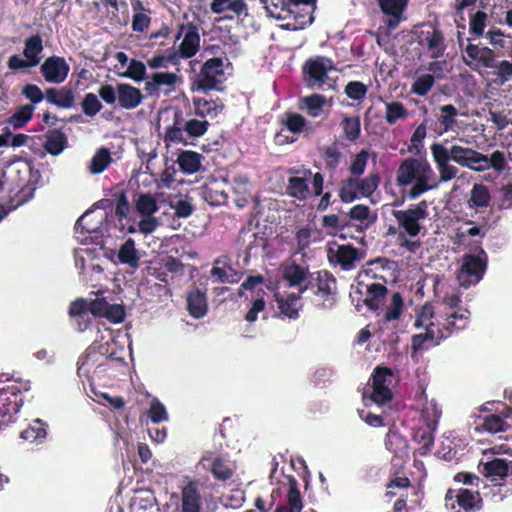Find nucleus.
<instances>
[{
    "instance_id": "f257e3e1",
    "label": "nucleus",
    "mask_w": 512,
    "mask_h": 512,
    "mask_svg": "<svg viewBox=\"0 0 512 512\" xmlns=\"http://www.w3.org/2000/svg\"><path fill=\"white\" fill-rule=\"evenodd\" d=\"M434 177L435 173L425 158L408 157L402 161L396 172V182L399 187L413 184L408 191L410 199H416L436 188V184H429Z\"/></svg>"
},
{
    "instance_id": "f03ea898",
    "label": "nucleus",
    "mask_w": 512,
    "mask_h": 512,
    "mask_svg": "<svg viewBox=\"0 0 512 512\" xmlns=\"http://www.w3.org/2000/svg\"><path fill=\"white\" fill-rule=\"evenodd\" d=\"M317 0H279L278 3L266 4L268 16L276 20H288L281 27L290 31L304 29L314 20Z\"/></svg>"
},
{
    "instance_id": "7ed1b4c3",
    "label": "nucleus",
    "mask_w": 512,
    "mask_h": 512,
    "mask_svg": "<svg viewBox=\"0 0 512 512\" xmlns=\"http://www.w3.org/2000/svg\"><path fill=\"white\" fill-rule=\"evenodd\" d=\"M209 126L206 119L193 118L190 108L183 111L176 107L173 112L172 124L166 127L163 140L167 145L181 143L187 146L192 144L190 139H197L205 135Z\"/></svg>"
},
{
    "instance_id": "20e7f679",
    "label": "nucleus",
    "mask_w": 512,
    "mask_h": 512,
    "mask_svg": "<svg viewBox=\"0 0 512 512\" xmlns=\"http://www.w3.org/2000/svg\"><path fill=\"white\" fill-rule=\"evenodd\" d=\"M433 160L439 172L440 182H448L457 177L459 169L450 164L454 161L458 165L465 167L472 148L460 145H452L450 148L440 143H433L430 146Z\"/></svg>"
},
{
    "instance_id": "39448f33",
    "label": "nucleus",
    "mask_w": 512,
    "mask_h": 512,
    "mask_svg": "<svg viewBox=\"0 0 512 512\" xmlns=\"http://www.w3.org/2000/svg\"><path fill=\"white\" fill-rule=\"evenodd\" d=\"M392 377L393 371L389 367L377 366L373 370L369 380L371 381V392L369 393L365 389L362 394L365 405H367L368 400L379 406L385 405L392 400L393 393L389 386Z\"/></svg>"
},
{
    "instance_id": "423d86ee",
    "label": "nucleus",
    "mask_w": 512,
    "mask_h": 512,
    "mask_svg": "<svg viewBox=\"0 0 512 512\" xmlns=\"http://www.w3.org/2000/svg\"><path fill=\"white\" fill-rule=\"evenodd\" d=\"M335 70L331 58L316 55L309 57L301 68L302 80L311 89H322L329 79L328 73Z\"/></svg>"
},
{
    "instance_id": "0eeeda50",
    "label": "nucleus",
    "mask_w": 512,
    "mask_h": 512,
    "mask_svg": "<svg viewBox=\"0 0 512 512\" xmlns=\"http://www.w3.org/2000/svg\"><path fill=\"white\" fill-rule=\"evenodd\" d=\"M471 40V38H468L467 45L463 48L461 38L458 39L464 64L473 71H480L482 68H494L497 57L495 51L487 46L474 44Z\"/></svg>"
},
{
    "instance_id": "6e6552de",
    "label": "nucleus",
    "mask_w": 512,
    "mask_h": 512,
    "mask_svg": "<svg viewBox=\"0 0 512 512\" xmlns=\"http://www.w3.org/2000/svg\"><path fill=\"white\" fill-rule=\"evenodd\" d=\"M487 268V254L483 249L478 254H466L462 258V265L458 273L461 286L470 287L483 278Z\"/></svg>"
},
{
    "instance_id": "1a4fd4ad",
    "label": "nucleus",
    "mask_w": 512,
    "mask_h": 512,
    "mask_svg": "<svg viewBox=\"0 0 512 512\" xmlns=\"http://www.w3.org/2000/svg\"><path fill=\"white\" fill-rule=\"evenodd\" d=\"M392 215L410 237H417L422 229L421 220L428 216V204L426 200H422L415 205H410L406 210H393Z\"/></svg>"
},
{
    "instance_id": "9d476101",
    "label": "nucleus",
    "mask_w": 512,
    "mask_h": 512,
    "mask_svg": "<svg viewBox=\"0 0 512 512\" xmlns=\"http://www.w3.org/2000/svg\"><path fill=\"white\" fill-rule=\"evenodd\" d=\"M422 28L419 33V44L430 54L431 58L443 57L447 44L444 32L438 22L423 23Z\"/></svg>"
},
{
    "instance_id": "9b49d317",
    "label": "nucleus",
    "mask_w": 512,
    "mask_h": 512,
    "mask_svg": "<svg viewBox=\"0 0 512 512\" xmlns=\"http://www.w3.org/2000/svg\"><path fill=\"white\" fill-rule=\"evenodd\" d=\"M223 66V59L220 57L206 60L195 80L197 90L207 92L217 89L225 79Z\"/></svg>"
},
{
    "instance_id": "f8f14e48",
    "label": "nucleus",
    "mask_w": 512,
    "mask_h": 512,
    "mask_svg": "<svg viewBox=\"0 0 512 512\" xmlns=\"http://www.w3.org/2000/svg\"><path fill=\"white\" fill-rule=\"evenodd\" d=\"M364 258V252L351 244L336 245V248H327V259L332 267H340L343 271L356 268L359 261Z\"/></svg>"
},
{
    "instance_id": "ddd939ff",
    "label": "nucleus",
    "mask_w": 512,
    "mask_h": 512,
    "mask_svg": "<svg viewBox=\"0 0 512 512\" xmlns=\"http://www.w3.org/2000/svg\"><path fill=\"white\" fill-rule=\"evenodd\" d=\"M183 36V40L179 45V53L182 59L194 57L200 50V34L199 27L193 22L181 23L175 40H179Z\"/></svg>"
},
{
    "instance_id": "4468645a",
    "label": "nucleus",
    "mask_w": 512,
    "mask_h": 512,
    "mask_svg": "<svg viewBox=\"0 0 512 512\" xmlns=\"http://www.w3.org/2000/svg\"><path fill=\"white\" fill-rule=\"evenodd\" d=\"M469 317L470 311L464 308L446 312L443 321H438V341H444L454 333L465 329L468 325Z\"/></svg>"
},
{
    "instance_id": "2eb2a0df",
    "label": "nucleus",
    "mask_w": 512,
    "mask_h": 512,
    "mask_svg": "<svg viewBox=\"0 0 512 512\" xmlns=\"http://www.w3.org/2000/svg\"><path fill=\"white\" fill-rule=\"evenodd\" d=\"M314 274L309 272L308 267L296 262L286 265L283 269V278L290 287H299V293L303 294L314 288Z\"/></svg>"
},
{
    "instance_id": "dca6fc26",
    "label": "nucleus",
    "mask_w": 512,
    "mask_h": 512,
    "mask_svg": "<svg viewBox=\"0 0 512 512\" xmlns=\"http://www.w3.org/2000/svg\"><path fill=\"white\" fill-rule=\"evenodd\" d=\"M454 499L459 508L465 512H477L483 508V500L478 491H471L466 488L448 489L445 495L446 506Z\"/></svg>"
},
{
    "instance_id": "f3484780",
    "label": "nucleus",
    "mask_w": 512,
    "mask_h": 512,
    "mask_svg": "<svg viewBox=\"0 0 512 512\" xmlns=\"http://www.w3.org/2000/svg\"><path fill=\"white\" fill-rule=\"evenodd\" d=\"M70 66L64 57L50 56L45 59L40 67V72L46 82L61 84L68 77Z\"/></svg>"
},
{
    "instance_id": "a211bd4d",
    "label": "nucleus",
    "mask_w": 512,
    "mask_h": 512,
    "mask_svg": "<svg viewBox=\"0 0 512 512\" xmlns=\"http://www.w3.org/2000/svg\"><path fill=\"white\" fill-rule=\"evenodd\" d=\"M199 465H202L203 469L209 471L214 479L220 482L228 481L234 474V469L229 461L221 456L213 457L212 452H206L201 457Z\"/></svg>"
},
{
    "instance_id": "6ab92c4d",
    "label": "nucleus",
    "mask_w": 512,
    "mask_h": 512,
    "mask_svg": "<svg viewBox=\"0 0 512 512\" xmlns=\"http://www.w3.org/2000/svg\"><path fill=\"white\" fill-rule=\"evenodd\" d=\"M45 99L58 108L70 109L75 106V89L70 83L60 88L49 87L45 89Z\"/></svg>"
},
{
    "instance_id": "aec40b11",
    "label": "nucleus",
    "mask_w": 512,
    "mask_h": 512,
    "mask_svg": "<svg viewBox=\"0 0 512 512\" xmlns=\"http://www.w3.org/2000/svg\"><path fill=\"white\" fill-rule=\"evenodd\" d=\"M110 344L109 342H106L104 344H100L96 346L95 344L91 345L84 356L79 358L78 360V371H81L83 369H86V371H89L92 366L96 362L99 361V356L105 357L106 359L110 360H120V358L116 357V354L114 351L109 352Z\"/></svg>"
},
{
    "instance_id": "412c9836",
    "label": "nucleus",
    "mask_w": 512,
    "mask_h": 512,
    "mask_svg": "<svg viewBox=\"0 0 512 512\" xmlns=\"http://www.w3.org/2000/svg\"><path fill=\"white\" fill-rule=\"evenodd\" d=\"M302 174V176L289 177L286 186L287 195L299 201H304L309 197V181L311 180L312 171L303 169Z\"/></svg>"
},
{
    "instance_id": "4be33fe9",
    "label": "nucleus",
    "mask_w": 512,
    "mask_h": 512,
    "mask_svg": "<svg viewBox=\"0 0 512 512\" xmlns=\"http://www.w3.org/2000/svg\"><path fill=\"white\" fill-rule=\"evenodd\" d=\"M187 310L194 319L203 318L208 312V300L205 290L194 286L187 292Z\"/></svg>"
},
{
    "instance_id": "5701e85b",
    "label": "nucleus",
    "mask_w": 512,
    "mask_h": 512,
    "mask_svg": "<svg viewBox=\"0 0 512 512\" xmlns=\"http://www.w3.org/2000/svg\"><path fill=\"white\" fill-rule=\"evenodd\" d=\"M202 498L196 481H189L181 491L180 512H200Z\"/></svg>"
},
{
    "instance_id": "b1692460",
    "label": "nucleus",
    "mask_w": 512,
    "mask_h": 512,
    "mask_svg": "<svg viewBox=\"0 0 512 512\" xmlns=\"http://www.w3.org/2000/svg\"><path fill=\"white\" fill-rule=\"evenodd\" d=\"M118 105L125 110H132L138 107L144 95L141 90L127 83H118Z\"/></svg>"
},
{
    "instance_id": "393cba45",
    "label": "nucleus",
    "mask_w": 512,
    "mask_h": 512,
    "mask_svg": "<svg viewBox=\"0 0 512 512\" xmlns=\"http://www.w3.org/2000/svg\"><path fill=\"white\" fill-rule=\"evenodd\" d=\"M424 333L414 334L411 337L412 356L419 351L427 350L430 347L438 346L442 341H438V330L435 331L433 325L428 324Z\"/></svg>"
},
{
    "instance_id": "a878e982",
    "label": "nucleus",
    "mask_w": 512,
    "mask_h": 512,
    "mask_svg": "<svg viewBox=\"0 0 512 512\" xmlns=\"http://www.w3.org/2000/svg\"><path fill=\"white\" fill-rule=\"evenodd\" d=\"M44 138L43 148L50 155L57 156L68 146V137L60 129H49Z\"/></svg>"
},
{
    "instance_id": "bb28decb",
    "label": "nucleus",
    "mask_w": 512,
    "mask_h": 512,
    "mask_svg": "<svg viewBox=\"0 0 512 512\" xmlns=\"http://www.w3.org/2000/svg\"><path fill=\"white\" fill-rule=\"evenodd\" d=\"M382 12L390 16L387 26L394 29L401 21V15L405 10L408 0H377Z\"/></svg>"
},
{
    "instance_id": "cd10ccee",
    "label": "nucleus",
    "mask_w": 512,
    "mask_h": 512,
    "mask_svg": "<svg viewBox=\"0 0 512 512\" xmlns=\"http://www.w3.org/2000/svg\"><path fill=\"white\" fill-rule=\"evenodd\" d=\"M315 293L321 297L334 295L337 289V281L334 275L327 270H320L313 273Z\"/></svg>"
},
{
    "instance_id": "c85d7f7f",
    "label": "nucleus",
    "mask_w": 512,
    "mask_h": 512,
    "mask_svg": "<svg viewBox=\"0 0 512 512\" xmlns=\"http://www.w3.org/2000/svg\"><path fill=\"white\" fill-rule=\"evenodd\" d=\"M203 159V155L198 152L182 150L179 152L176 162L183 173L194 174L200 171Z\"/></svg>"
},
{
    "instance_id": "c756f323",
    "label": "nucleus",
    "mask_w": 512,
    "mask_h": 512,
    "mask_svg": "<svg viewBox=\"0 0 512 512\" xmlns=\"http://www.w3.org/2000/svg\"><path fill=\"white\" fill-rule=\"evenodd\" d=\"M274 297L281 314L290 319H297L299 317V310L301 308L299 304L301 294L299 292L298 294L291 293L287 297L275 293Z\"/></svg>"
},
{
    "instance_id": "7c9ffc66",
    "label": "nucleus",
    "mask_w": 512,
    "mask_h": 512,
    "mask_svg": "<svg viewBox=\"0 0 512 512\" xmlns=\"http://www.w3.org/2000/svg\"><path fill=\"white\" fill-rule=\"evenodd\" d=\"M385 447L394 455L401 457L407 454L408 440L401 435L399 430L393 425L386 434Z\"/></svg>"
},
{
    "instance_id": "2f4dec72",
    "label": "nucleus",
    "mask_w": 512,
    "mask_h": 512,
    "mask_svg": "<svg viewBox=\"0 0 512 512\" xmlns=\"http://www.w3.org/2000/svg\"><path fill=\"white\" fill-rule=\"evenodd\" d=\"M177 82V75L172 72H156L145 82V90L149 95L158 94L161 86L172 87Z\"/></svg>"
},
{
    "instance_id": "473e14b6",
    "label": "nucleus",
    "mask_w": 512,
    "mask_h": 512,
    "mask_svg": "<svg viewBox=\"0 0 512 512\" xmlns=\"http://www.w3.org/2000/svg\"><path fill=\"white\" fill-rule=\"evenodd\" d=\"M491 202V194L489 188L482 183H475L470 190L468 200L469 208L479 210L487 208Z\"/></svg>"
},
{
    "instance_id": "72a5a7b5",
    "label": "nucleus",
    "mask_w": 512,
    "mask_h": 512,
    "mask_svg": "<svg viewBox=\"0 0 512 512\" xmlns=\"http://www.w3.org/2000/svg\"><path fill=\"white\" fill-rule=\"evenodd\" d=\"M47 424L40 419H35L29 426L21 431L20 438L31 444H41L47 437Z\"/></svg>"
},
{
    "instance_id": "f704fd0d",
    "label": "nucleus",
    "mask_w": 512,
    "mask_h": 512,
    "mask_svg": "<svg viewBox=\"0 0 512 512\" xmlns=\"http://www.w3.org/2000/svg\"><path fill=\"white\" fill-rule=\"evenodd\" d=\"M118 260L121 264L128 265L136 270L140 265V256L135 248V241L128 238L119 248Z\"/></svg>"
},
{
    "instance_id": "c9c22d12",
    "label": "nucleus",
    "mask_w": 512,
    "mask_h": 512,
    "mask_svg": "<svg viewBox=\"0 0 512 512\" xmlns=\"http://www.w3.org/2000/svg\"><path fill=\"white\" fill-rule=\"evenodd\" d=\"M89 303L83 298L76 299L69 306V315L78 319V330L84 331L89 323Z\"/></svg>"
},
{
    "instance_id": "e433bc0d",
    "label": "nucleus",
    "mask_w": 512,
    "mask_h": 512,
    "mask_svg": "<svg viewBox=\"0 0 512 512\" xmlns=\"http://www.w3.org/2000/svg\"><path fill=\"white\" fill-rule=\"evenodd\" d=\"M211 11L215 14H222L231 11L236 16L247 14V3L245 0H213L210 4Z\"/></svg>"
},
{
    "instance_id": "4c0bfd02",
    "label": "nucleus",
    "mask_w": 512,
    "mask_h": 512,
    "mask_svg": "<svg viewBox=\"0 0 512 512\" xmlns=\"http://www.w3.org/2000/svg\"><path fill=\"white\" fill-rule=\"evenodd\" d=\"M321 156L325 163V169L334 174L343 158V154L339 148V144L337 142H333L328 146H325L321 149Z\"/></svg>"
},
{
    "instance_id": "58836bf2",
    "label": "nucleus",
    "mask_w": 512,
    "mask_h": 512,
    "mask_svg": "<svg viewBox=\"0 0 512 512\" xmlns=\"http://www.w3.org/2000/svg\"><path fill=\"white\" fill-rule=\"evenodd\" d=\"M509 463L506 459L495 458L483 464V474L492 481L503 480L508 476Z\"/></svg>"
},
{
    "instance_id": "ea45409f",
    "label": "nucleus",
    "mask_w": 512,
    "mask_h": 512,
    "mask_svg": "<svg viewBox=\"0 0 512 512\" xmlns=\"http://www.w3.org/2000/svg\"><path fill=\"white\" fill-rule=\"evenodd\" d=\"M44 49L41 35L34 34L28 37L24 43L23 55L32 65L37 66L40 63V54Z\"/></svg>"
},
{
    "instance_id": "a19ab883",
    "label": "nucleus",
    "mask_w": 512,
    "mask_h": 512,
    "mask_svg": "<svg viewBox=\"0 0 512 512\" xmlns=\"http://www.w3.org/2000/svg\"><path fill=\"white\" fill-rule=\"evenodd\" d=\"M344 139L348 142L355 143L361 136V120L360 116H344L340 122Z\"/></svg>"
},
{
    "instance_id": "79ce46f5",
    "label": "nucleus",
    "mask_w": 512,
    "mask_h": 512,
    "mask_svg": "<svg viewBox=\"0 0 512 512\" xmlns=\"http://www.w3.org/2000/svg\"><path fill=\"white\" fill-rule=\"evenodd\" d=\"M338 196L343 203H351L361 198L355 177H348L341 180L338 189Z\"/></svg>"
},
{
    "instance_id": "37998d69",
    "label": "nucleus",
    "mask_w": 512,
    "mask_h": 512,
    "mask_svg": "<svg viewBox=\"0 0 512 512\" xmlns=\"http://www.w3.org/2000/svg\"><path fill=\"white\" fill-rule=\"evenodd\" d=\"M388 289L385 285L380 283H372L367 287V295L364 303L370 310H377L382 304Z\"/></svg>"
},
{
    "instance_id": "c03bdc74",
    "label": "nucleus",
    "mask_w": 512,
    "mask_h": 512,
    "mask_svg": "<svg viewBox=\"0 0 512 512\" xmlns=\"http://www.w3.org/2000/svg\"><path fill=\"white\" fill-rule=\"evenodd\" d=\"M34 111L35 106L33 105H21L8 117L7 123L15 129H20L32 119Z\"/></svg>"
},
{
    "instance_id": "a18cd8bd",
    "label": "nucleus",
    "mask_w": 512,
    "mask_h": 512,
    "mask_svg": "<svg viewBox=\"0 0 512 512\" xmlns=\"http://www.w3.org/2000/svg\"><path fill=\"white\" fill-rule=\"evenodd\" d=\"M194 115L205 119L207 116H216L222 110L223 105H217L211 100L200 97L193 98Z\"/></svg>"
},
{
    "instance_id": "49530a36",
    "label": "nucleus",
    "mask_w": 512,
    "mask_h": 512,
    "mask_svg": "<svg viewBox=\"0 0 512 512\" xmlns=\"http://www.w3.org/2000/svg\"><path fill=\"white\" fill-rule=\"evenodd\" d=\"M481 427L488 433L496 434L499 432H506L511 428V424L505 421L498 413H492L483 418Z\"/></svg>"
},
{
    "instance_id": "de8ad7c7",
    "label": "nucleus",
    "mask_w": 512,
    "mask_h": 512,
    "mask_svg": "<svg viewBox=\"0 0 512 512\" xmlns=\"http://www.w3.org/2000/svg\"><path fill=\"white\" fill-rule=\"evenodd\" d=\"M211 275L216 278L219 283H238L242 277V273L234 269L231 265L223 267L214 266Z\"/></svg>"
},
{
    "instance_id": "09e8293b",
    "label": "nucleus",
    "mask_w": 512,
    "mask_h": 512,
    "mask_svg": "<svg viewBox=\"0 0 512 512\" xmlns=\"http://www.w3.org/2000/svg\"><path fill=\"white\" fill-rule=\"evenodd\" d=\"M487 13L483 10H478L470 16L469 19V34L473 39L485 36V28L487 26Z\"/></svg>"
},
{
    "instance_id": "8fccbe9b",
    "label": "nucleus",
    "mask_w": 512,
    "mask_h": 512,
    "mask_svg": "<svg viewBox=\"0 0 512 512\" xmlns=\"http://www.w3.org/2000/svg\"><path fill=\"white\" fill-rule=\"evenodd\" d=\"M112 162L110 150L102 147L94 154L90 163V172L92 174H100L107 169Z\"/></svg>"
},
{
    "instance_id": "3c124183",
    "label": "nucleus",
    "mask_w": 512,
    "mask_h": 512,
    "mask_svg": "<svg viewBox=\"0 0 512 512\" xmlns=\"http://www.w3.org/2000/svg\"><path fill=\"white\" fill-rule=\"evenodd\" d=\"M485 38L495 49L506 50L512 44V35L504 34L501 29L495 27L490 28L486 32Z\"/></svg>"
},
{
    "instance_id": "603ef678",
    "label": "nucleus",
    "mask_w": 512,
    "mask_h": 512,
    "mask_svg": "<svg viewBox=\"0 0 512 512\" xmlns=\"http://www.w3.org/2000/svg\"><path fill=\"white\" fill-rule=\"evenodd\" d=\"M457 115L458 110L452 104H446L440 107V116L438 118L440 125L442 127V130L439 131L440 135L454 128L456 124Z\"/></svg>"
},
{
    "instance_id": "864d4df0",
    "label": "nucleus",
    "mask_w": 512,
    "mask_h": 512,
    "mask_svg": "<svg viewBox=\"0 0 512 512\" xmlns=\"http://www.w3.org/2000/svg\"><path fill=\"white\" fill-rule=\"evenodd\" d=\"M370 213H371L370 208L367 205L357 204L349 210V212L347 213V216L351 220L359 221L361 224H364V225L358 226V229H357L359 232L363 233L365 231V229H367L369 224L371 223V221L369 220Z\"/></svg>"
},
{
    "instance_id": "5fc2aeb1",
    "label": "nucleus",
    "mask_w": 512,
    "mask_h": 512,
    "mask_svg": "<svg viewBox=\"0 0 512 512\" xmlns=\"http://www.w3.org/2000/svg\"><path fill=\"white\" fill-rule=\"evenodd\" d=\"M91 214V211H86L82 216L78 218V220L75 223V230L76 232L82 233V234H98L101 232V224L103 218H101L98 221H92L88 220L89 215Z\"/></svg>"
},
{
    "instance_id": "6e6d98bb",
    "label": "nucleus",
    "mask_w": 512,
    "mask_h": 512,
    "mask_svg": "<svg viewBox=\"0 0 512 512\" xmlns=\"http://www.w3.org/2000/svg\"><path fill=\"white\" fill-rule=\"evenodd\" d=\"M435 85V77L432 74H422L416 77L411 85V93L417 96H426Z\"/></svg>"
},
{
    "instance_id": "4d7b16f0",
    "label": "nucleus",
    "mask_w": 512,
    "mask_h": 512,
    "mask_svg": "<svg viewBox=\"0 0 512 512\" xmlns=\"http://www.w3.org/2000/svg\"><path fill=\"white\" fill-rule=\"evenodd\" d=\"M408 117V111L399 101L386 103L385 120L389 125L395 124L398 120H404Z\"/></svg>"
},
{
    "instance_id": "13d9d810",
    "label": "nucleus",
    "mask_w": 512,
    "mask_h": 512,
    "mask_svg": "<svg viewBox=\"0 0 512 512\" xmlns=\"http://www.w3.org/2000/svg\"><path fill=\"white\" fill-rule=\"evenodd\" d=\"M288 509L292 512H301L303 508L302 497L298 488V482L293 477H289V490L287 493Z\"/></svg>"
},
{
    "instance_id": "bf43d9fd",
    "label": "nucleus",
    "mask_w": 512,
    "mask_h": 512,
    "mask_svg": "<svg viewBox=\"0 0 512 512\" xmlns=\"http://www.w3.org/2000/svg\"><path fill=\"white\" fill-rule=\"evenodd\" d=\"M135 207L139 214L151 216L158 210L156 199L149 193H141L135 201Z\"/></svg>"
},
{
    "instance_id": "052dcab7",
    "label": "nucleus",
    "mask_w": 512,
    "mask_h": 512,
    "mask_svg": "<svg viewBox=\"0 0 512 512\" xmlns=\"http://www.w3.org/2000/svg\"><path fill=\"white\" fill-rule=\"evenodd\" d=\"M413 440L422 445L420 455H427L434 445V436L428 427L418 428L413 434Z\"/></svg>"
},
{
    "instance_id": "680f3d73",
    "label": "nucleus",
    "mask_w": 512,
    "mask_h": 512,
    "mask_svg": "<svg viewBox=\"0 0 512 512\" xmlns=\"http://www.w3.org/2000/svg\"><path fill=\"white\" fill-rule=\"evenodd\" d=\"M361 197H370L378 188L380 177L378 174H369L367 177H355Z\"/></svg>"
},
{
    "instance_id": "e2e57ef3",
    "label": "nucleus",
    "mask_w": 512,
    "mask_h": 512,
    "mask_svg": "<svg viewBox=\"0 0 512 512\" xmlns=\"http://www.w3.org/2000/svg\"><path fill=\"white\" fill-rule=\"evenodd\" d=\"M325 102L326 98L321 94H312L303 98L307 113L313 118L319 117L322 114Z\"/></svg>"
},
{
    "instance_id": "0e129e2a",
    "label": "nucleus",
    "mask_w": 512,
    "mask_h": 512,
    "mask_svg": "<svg viewBox=\"0 0 512 512\" xmlns=\"http://www.w3.org/2000/svg\"><path fill=\"white\" fill-rule=\"evenodd\" d=\"M103 108L97 95L92 92L86 93L81 101L82 112L88 117L96 116Z\"/></svg>"
},
{
    "instance_id": "69168bd1",
    "label": "nucleus",
    "mask_w": 512,
    "mask_h": 512,
    "mask_svg": "<svg viewBox=\"0 0 512 512\" xmlns=\"http://www.w3.org/2000/svg\"><path fill=\"white\" fill-rule=\"evenodd\" d=\"M435 315L434 306L430 303H425L416 315V319L414 322L415 328L427 327L428 324L433 325L435 327V323L432 321Z\"/></svg>"
},
{
    "instance_id": "338daca9",
    "label": "nucleus",
    "mask_w": 512,
    "mask_h": 512,
    "mask_svg": "<svg viewBox=\"0 0 512 512\" xmlns=\"http://www.w3.org/2000/svg\"><path fill=\"white\" fill-rule=\"evenodd\" d=\"M147 416L153 424L165 422L169 418L165 406L158 399L151 401Z\"/></svg>"
},
{
    "instance_id": "774afa93",
    "label": "nucleus",
    "mask_w": 512,
    "mask_h": 512,
    "mask_svg": "<svg viewBox=\"0 0 512 512\" xmlns=\"http://www.w3.org/2000/svg\"><path fill=\"white\" fill-rule=\"evenodd\" d=\"M122 76L130 78L135 82H141L146 76V66L142 61L132 59Z\"/></svg>"
}]
</instances>
